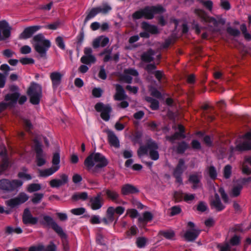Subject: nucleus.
<instances>
[{
	"instance_id": "obj_1",
	"label": "nucleus",
	"mask_w": 251,
	"mask_h": 251,
	"mask_svg": "<svg viewBox=\"0 0 251 251\" xmlns=\"http://www.w3.org/2000/svg\"><path fill=\"white\" fill-rule=\"evenodd\" d=\"M40 217L42 219L33 216L29 209L26 208L23 213L22 222L26 226H32L39 224L43 227L51 228L62 240L67 239V235L66 233L51 217L42 214Z\"/></svg>"
},
{
	"instance_id": "obj_2",
	"label": "nucleus",
	"mask_w": 251,
	"mask_h": 251,
	"mask_svg": "<svg viewBox=\"0 0 251 251\" xmlns=\"http://www.w3.org/2000/svg\"><path fill=\"white\" fill-rule=\"evenodd\" d=\"M108 163L105 156L100 152L91 153L84 161L87 170L95 176L102 172Z\"/></svg>"
},
{
	"instance_id": "obj_3",
	"label": "nucleus",
	"mask_w": 251,
	"mask_h": 251,
	"mask_svg": "<svg viewBox=\"0 0 251 251\" xmlns=\"http://www.w3.org/2000/svg\"><path fill=\"white\" fill-rule=\"evenodd\" d=\"M165 11V9L160 4L146 6L134 12L132 17L134 20H139L143 18L147 20H152L155 14H162Z\"/></svg>"
},
{
	"instance_id": "obj_4",
	"label": "nucleus",
	"mask_w": 251,
	"mask_h": 251,
	"mask_svg": "<svg viewBox=\"0 0 251 251\" xmlns=\"http://www.w3.org/2000/svg\"><path fill=\"white\" fill-rule=\"evenodd\" d=\"M158 146L152 139L148 140L146 145L141 146L137 151V155L139 157L147 155L149 151V156L152 160L156 161L159 158V154L157 151Z\"/></svg>"
},
{
	"instance_id": "obj_5",
	"label": "nucleus",
	"mask_w": 251,
	"mask_h": 251,
	"mask_svg": "<svg viewBox=\"0 0 251 251\" xmlns=\"http://www.w3.org/2000/svg\"><path fill=\"white\" fill-rule=\"evenodd\" d=\"M33 41L35 51L39 54L41 57H45L47 51L51 47L50 41L46 39L43 34L39 33L33 37Z\"/></svg>"
},
{
	"instance_id": "obj_6",
	"label": "nucleus",
	"mask_w": 251,
	"mask_h": 251,
	"mask_svg": "<svg viewBox=\"0 0 251 251\" xmlns=\"http://www.w3.org/2000/svg\"><path fill=\"white\" fill-rule=\"evenodd\" d=\"M27 95L29 97V101L34 105H37L40 103L42 97V87L35 82H32L27 90Z\"/></svg>"
},
{
	"instance_id": "obj_7",
	"label": "nucleus",
	"mask_w": 251,
	"mask_h": 251,
	"mask_svg": "<svg viewBox=\"0 0 251 251\" xmlns=\"http://www.w3.org/2000/svg\"><path fill=\"white\" fill-rule=\"evenodd\" d=\"M23 184V181L19 179H9L2 178L0 179V189L5 193H11L18 189Z\"/></svg>"
},
{
	"instance_id": "obj_8",
	"label": "nucleus",
	"mask_w": 251,
	"mask_h": 251,
	"mask_svg": "<svg viewBox=\"0 0 251 251\" xmlns=\"http://www.w3.org/2000/svg\"><path fill=\"white\" fill-rule=\"evenodd\" d=\"M112 10L111 7L107 3H103L101 6L92 8L88 13L84 23H87L90 19L94 18L99 13L106 14Z\"/></svg>"
},
{
	"instance_id": "obj_9",
	"label": "nucleus",
	"mask_w": 251,
	"mask_h": 251,
	"mask_svg": "<svg viewBox=\"0 0 251 251\" xmlns=\"http://www.w3.org/2000/svg\"><path fill=\"white\" fill-rule=\"evenodd\" d=\"M33 142L34 143L33 149L36 153V164L38 166L41 167L46 162L45 159L46 154L44 152L42 143L36 139L33 140Z\"/></svg>"
},
{
	"instance_id": "obj_10",
	"label": "nucleus",
	"mask_w": 251,
	"mask_h": 251,
	"mask_svg": "<svg viewBox=\"0 0 251 251\" xmlns=\"http://www.w3.org/2000/svg\"><path fill=\"white\" fill-rule=\"evenodd\" d=\"M187 227L189 229L184 233V238L187 242H193L198 237L201 230L196 227L195 224L192 222H188Z\"/></svg>"
},
{
	"instance_id": "obj_11",
	"label": "nucleus",
	"mask_w": 251,
	"mask_h": 251,
	"mask_svg": "<svg viewBox=\"0 0 251 251\" xmlns=\"http://www.w3.org/2000/svg\"><path fill=\"white\" fill-rule=\"evenodd\" d=\"M96 110L100 112V117L105 121H108L110 117V113L112 111L111 105L109 104H104L102 102H99L95 105Z\"/></svg>"
},
{
	"instance_id": "obj_12",
	"label": "nucleus",
	"mask_w": 251,
	"mask_h": 251,
	"mask_svg": "<svg viewBox=\"0 0 251 251\" xmlns=\"http://www.w3.org/2000/svg\"><path fill=\"white\" fill-rule=\"evenodd\" d=\"M186 166L185 165V161L183 159H179L178 163L173 171V176L176 178V181L179 184H182L183 180L182 175L186 169Z\"/></svg>"
},
{
	"instance_id": "obj_13",
	"label": "nucleus",
	"mask_w": 251,
	"mask_h": 251,
	"mask_svg": "<svg viewBox=\"0 0 251 251\" xmlns=\"http://www.w3.org/2000/svg\"><path fill=\"white\" fill-rule=\"evenodd\" d=\"M29 199L28 195L24 192H21L17 197L11 199L6 201V204L11 208L25 203Z\"/></svg>"
},
{
	"instance_id": "obj_14",
	"label": "nucleus",
	"mask_w": 251,
	"mask_h": 251,
	"mask_svg": "<svg viewBox=\"0 0 251 251\" xmlns=\"http://www.w3.org/2000/svg\"><path fill=\"white\" fill-rule=\"evenodd\" d=\"M42 28L41 25H36L25 27L19 35V39L25 40L31 38L33 35Z\"/></svg>"
},
{
	"instance_id": "obj_15",
	"label": "nucleus",
	"mask_w": 251,
	"mask_h": 251,
	"mask_svg": "<svg viewBox=\"0 0 251 251\" xmlns=\"http://www.w3.org/2000/svg\"><path fill=\"white\" fill-rule=\"evenodd\" d=\"M11 27L5 20L0 21V41L9 38L11 35Z\"/></svg>"
},
{
	"instance_id": "obj_16",
	"label": "nucleus",
	"mask_w": 251,
	"mask_h": 251,
	"mask_svg": "<svg viewBox=\"0 0 251 251\" xmlns=\"http://www.w3.org/2000/svg\"><path fill=\"white\" fill-rule=\"evenodd\" d=\"M91 208L93 210L100 209L103 204V199L102 198L101 192H99L95 197L90 199Z\"/></svg>"
},
{
	"instance_id": "obj_17",
	"label": "nucleus",
	"mask_w": 251,
	"mask_h": 251,
	"mask_svg": "<svg viewBox=\"0 0 251 251\" xmlns=\"http://www.w3.org/2000/svg\"><path fill=\"white\" fill-rule=\"evenodd\" d=\"M60 179H53L50 182V185L51 188H58L68 183L69 178L68 175L65 174L59 175Z\"/></svg>"
},
{
	"instance_id": "obj_18",
	"label": "nucleus",
	"mask_w": 251,
	"mask_h": 251,
	"mask_svg": "<svg viewBox=\"0 0 251 251\" xmlns=\"http://www.w3.org/2000/svg\"><path fill=\"white\" fill-rule=\"evenodd\" d=\"M210 205L212 209H214L217 212L222 211L226 207L222 203L220 198L217 193H215L214 198L210 200Z\"/></svg>"
},
{
	"instance_id": "obj_19",
	"label": "nucleus",
	"mask_w": 251,
	"mask_h": 251,
	"mask_svg": "<svg viewBox=\"0 0 251 251\" xmlns=\"http://www.w3.org/2000/svg\"><path fill=\"white\" fill-rule=\"evenodd\" d=\"M139 189L133 185L126 184L121 188V193L123 195L126 196L130 194H134L139 193Z\"/></svg>"
},
{
	"instance_id": "obj_20",
	"label": "nucleus",
	"mask_w": 251,
	"mask_h": 251,
	"mask_svg": "<svg viewBox=\"0 0 251 251\" xmlns=\"http://www.w3.org/2000/svg\"><path fill=\"white\" fill-rule=\"evenodd\" d=\"M50 78L51 80L52 88L56 89L61 82L62 75L59 72H54L50 74Z\"/></svg>"
},
{
	"instance_id": "obj_21",
	"label": "nucleus",
	"mask_w": 251,
	"mask_h": 251,
	"mask_svg": "<svg viewBox=\"0 0 251 251\" xmlns=\"http://www.w3.org/2000/svg\"><path fill=\"white\" fill-rule=\"evenodd\" d=\"M109 42V39L107 37L100 36L96 38L93 41V47L95 49L98 48L100 46L105 47Z\"/></svg>"
},
{
	"instance_id": "obj_22",
	"label": "nucleus",
	"mask_w": 251,
	"mask_h": 251,
	"mask_svg": "<svg viewBox=\"0 0 251 251\" xmlns=\"http://www.w3.org/2000/svg\"><path fill=\"white\" fill-rule=\"evenodd\" d=\"M106 133L110 145L115 148H119L120 147L119 140L114 132L111 130H107Z\"/></svg>"
},
{
	"instance_id": "obj_23",
	"label": "nucleus",
	"mask_w": 251,
	"mask_h": 251,
	"mask_svg": "<svg viewBox=\"0 0 251 251\" xmlns=\"http://www.w3.org/2000/svg\"><path fill=\"white\" fill-rule=\"evenodd\" d=\"M141 27L144 30L149 32L150 34H157L159 33L157 26L151 25L147 22L144 21L141 23Z\"/></svg>"
},
{
	"instance_id": "obj_24",
	"label": "nucleus",
	"mask_w": 251,
	"mask_h": 251,
	"mask_svg": "<svg viewBox=\"0 0 251 251\" xmlns=\"http://www.w3.org/2000/svg\"><path fill=\"white\" fill-rule=\"evenodd\" d=\"M115 87L116 92L114 97V100L120 101L126 99L127 96L122 86L120 84H117L115 85Z\"/></svg>"
},
{
	"instance_id": "obj_25",
	"label": "nucleus",
	"mask_w": 251,
	"mask_h": 251,
	"mask_svg": "<svg viewBox=\"0 0 251 251\" xmlns=\"http://www.w3.org/2000/svg\"><path fill=\"white\" fill-rule=\"evenodd\" d=\"M155 53V51L153 50L149 49L147 51L142 53L141 56V59L144 62L150 63L154 60L153 56Z\"/></svg>"
},
{
	"instance_id": "obj_26",
	"label": "nucleus",
	"mask_w": 251,
	"mask_h": 251,
	"mask_svg": "<svg viewBox=\"0 0 251 251\" xmlns=\"http://www.w3.org/2000/svg\"><path fill=\"white\" fill-rule=\"evenodd\" d=\"M60 168V166H54L48 169L39 171V176L47 177L56 172Z\"/></svg>"
},
{
	"instance_id": "obj_27",
	"label": "nucleus",
	"mask_w": 251,
	"mask_h": 251,
	"mask_svg": "<svg viewBox=\"0 0 251 251\" xmlns=\"http://www.w3.org/2000/svg\"><path fill=\"white\" fill-rule=\"evenodd\" d=\"M236 150L240 152L251 150V141H245L238 144L236 146Z\"/></svg>"
},
{
	"instance_id": "obj_28",
	"label": "nucleus",
	"mask_w": 251,
	"mask_h": 251,
	"mask_svg": "<svg viewBox=\"0 0 251 251\" xmlns=\"http://www.w3.org/2000/svg\"><path fill=\"white\" fill-rule=\"evenodd\" d=\"M20 94L18 92H15L12 94H8L5 96L4 100L6 101H10L8 105L16 104L19 98Z\"/></svg>"
},
{
	"instance_id": "obj_29",
	"label": "nucleus",
	"mask_w": 251,
	"mask_h": 251,
	"mask_svg": "<svg viewBox=\"0 0 251 251\" xmlns=\"http://www.w3.org/2000/svg\"><path fill=\"white\" fill-rule=\"evenodd\" d=\"M103 192H105L107 198L113 201L117 202L120 197L119 193L115 190L106 189L103 190Z\"/></svg>"
},
{
	"instance_id": "obj_30",
	"label": "nucleus",
	"mask_w": 251,
	"mask_h": 251,
	"mask_svg": "<svg viewBox=\"0 0 251 251\" xmlns=\"http://www.w3.org/2000/svg\"><path fill=\"white\" fill-rule=\"evenodd\" d=\"M189 148L188 144L185 141H182L177 143L176 151L178 154H183Z\"/></svg>"
},
{
	"instance_id": "obj_31",
	"label": "nucleus",
	"mask_w": 251,
	"mask_h": 251,
	"mask_svg": "<svg viewBox=\"0 0 251 251\" xmlns=\"http://www.w3.org/2000/svg\"><path fill=\"white\" fill-rule=\"evenodd\" d=\"M153 219V215L151 212L149 211H145L143 213L142 217L138 218V222L140 223H147L151 221Z\"/></svg>"
},
{
	"instance_id": "obj_32",
	"label": "nucleus",
	"mask_w": 251,
	"mask_h": 251,
	"mask_svg": "<svg viewBox=\"0 0 251 251\" xmlns=\"http://www.w3.org/2000/svg\"><path fill=\"white\" fill-rule=\"evenodd\" d=\"M88 193L86 192L75 193L72 196V200L75 201L79 200L86 201L88 199Z\"/></svg>"
},
{
	"instance_id": "obj_33",
	"label": "nucleus",
	"mask_w": 251,
	"mask_h": 251,
	"mask_svg": "<svg viewBox=\"0 0 251 251\" xmlns=\"http://www.w3.org/2000/svg\"><path fill=\"white\" fill-rule=\"evenodd\" d=\"M201 176L197 174H192L189 176V181L193 184V188L196 189L198 187V184L200 182Z\"/></svg>"
},
{
	"instance_id": "obj_34",
	"label": "nucleus",
	"mask_w": 251,
	"mask_h": 251,
	"mask_svg": "<svg viewBox=\"0 0 251 251\" xmlns=\"http://www.w3.org/2000/svg\"><path fill=\"white\" fill-rule=\"evenodd\" d=\"M158 235L162 236L168 240H173L175 236V232L173 230H160Z\"/></svg>"
},
{
	"instance_id": "obj_35",
	"label": "nucleus",
	"mask_w": 251,
	"mask_h": 251,
	"mask_svg": "<svg viewBox=\"0 0 251 251\" xmlns=\"http://www.w3.org/2000/svg\"><path fill=\"white\" fill-rule=\"evenodd\" d=\"M186 137V136L185 134H182L181 133L176 131L171 136H166V139L171 143H174V142L176 140L185 139Z\"/></svg>"
},
{
	"instance_id": "obj_36",
	"label": "nucleus",
	"mask_w": 251,
	"mask_h": 251,
	"mask_svg": "<svg viewBox=\"0 0 251 251\" xmlns=\"http://www.w3.org/2000/svg\"><path fill=\"white\" fill-rule=\"evenodd\" d=\"M13 232L17 234H20L22 233L23 229L20 227L14 228L11 226H7L5 227V233L7 235L11 234Z\"/></svg>"
},
{
	"instance_id": "obj_37",
	"label": "nucleus",
	"mask_w": 251,
	"mask_h": 251,
	"mask_svg": "<svg viewBox=\"0 0 251 251\" xmlns=\"http://www.w3.org/2000/svg\"><path fill=\"white\" fill-rule=\"evenodd\" d=\"M195 13L199 17H200L202 21L206 22L209 21L210 17L203 10L201 9H196L195 10Z\"/></svg>"
},
{
	"instance_id": "obj_38",
	"label": "nucleus",
	"mask_w": 251,
	"mask_h": 251,
	"mask_svg": "<svg viewBox=\"0 0 251 251\" xmlns=\"http://www.w3.org/2000/svg\"><path fill=\"white\" fill-rule=\"evenodd\" d=\"M81 63L84 64H90L96 62V58L93 55H83L80 58Z\"/></svg>"
},
{
	"instance_id": "obj_39",
	"label": "nucleus",
	"mask_w": 251,
	"mask_h": 251,
	"mask_svg": "<svg viewBox=\"0 0 251 251\" xmlns=\"http://www.w3.org/2000/svg\"><path fill=\"white\" fill-rule=\"evenodd\" d=\"M148 239L145 237H139L136 239V244L138 248L142 249L145 247Z\"/></svg>"
},
{
	"instance_id": "obj_40",
	"label": "nucleus",
	"mask_w": 251,
	"mask_h": 251,
	"mask_svg": "<svg viewBox=\"0 0 251 251\" xmlns=\"http://www.w3.org/2000/svg\"><path fill=\"white\" fill-rule=\"evenodd\" d=\"M114 214V207L110 206L106 210L105 217L108 219L109 221L113 222L115 220Z\"/></svg>"
},
{
	"instance_id": "obj_41",
	"label": "nucleus",
	"mask_w": 251,
	"mask_h": 251,
	"mask_svg": "<svg viewBox=\"0 0 251 251\" xmlns=\"http://www.w3.org/2000/svg\"><path fill=\"white\" fill-rule=\"evenodd\" d=\"M41 189V186L38 183H31L28 185L27 191L29 193L38 191Z\"/></svg>"
},
{
	"instance_id": "obj_42",
	"label": "nucleus",
	"mask_w": 251,
	"mask_h": 251,
	"mask_svg": "<svg viewBox=\"0 0 251 251\" xmlns=\"http://www.w3.org/2000/svg\"><path fill=\"white\" fill-rule=\"evenodd\" d=\"M143 134L140 131H136L133 135L132 142L134 144H141Z\"/></svg>"
},
{
	"instance_id": "obj_43",
	"label": "nucleus",
	"mask_w": 251,
	"mask_h": 251,
	"mask_svg": "<svg viewBox=\"0 0 251 251\" xmlns=\"http://www.w3.org/2000/svg\"><path fill=\"white\" fill-rule=\"evenodd\" d=\"M184 194L181 191H175L173 197L176 202H179L184 199Z\"/></svg>"
},
{
	"instance_id": "obj_44",
	"label": "nucleus",
	"mask_w": 251,
	"mask_h": 251,
	"mask_svg": "<svg viewBox=\"0 0 251 251\" xmlns=\"http://www.w3.org/2000/svg\"><path fill=\"white\" fill-rule=\"evenodd\" d=\"M44 197V194L42 193H35L33 197L31 199L32 202L35 204L40 203Z\"/></svg>"
},
{
	"instance_id": "obj_45",
	"label": "nucleus",
	"mask_w": 251,
	"mask_h": 251,
	"mask_svg": "<svg viewBox=\"0 0 251 251\" xmlns=\"http://www.w3.org/2000/svg\"><path fill=\"white\" fill-rule=\"evenodd\" d=\"M9 162L7 157L2 158L0 164V174L1 175L8 168Z\"/></svg>"
},
{
	"instance_id": "obj_46",
	"label": "nucleus",
	"mask_w": 251,
	"mask_h": 251,
	"mask_svg": "<svg viewBox=\"0 0 251 251\" xmlns=\"http://www.w3.org/2000/svg\"><path fill=\"white\" fill-rule=\"evenodd\" d=\"M151 95L154 98L160 99L162 98V96L161 92L158 91L155 87H151L150 89Z\"/></svg>"
},
{
	"instance_id": "obj_47",
	"label": "nucleus",
	"mask_w": 251,
	"mask_h": 251,
	"mask_svg": "<svg viewBox=\"0 0 251 251\" xmlns=\"http://www.w3.org/2000/svg\"><path fill=\"white\" fill-rule=\"evenodd\" d=\"M208 173L209 177L213 180L216 179L217 173L215 167L214 166H210L208 168Z\"/></svg>"
},
{
	"instance_id": "obj_48",
	"label": "nucleus",
	"mask_w": 251,
	"mask_h": 251,
	"mask_svg": "<svg viewBox=\"0 0 251 251\" xmlns=\"http://www.w3.org/2000/svg\"><path fill=\"white\" fill-rule=\"evenodd\" d=\"M55 43L57 47L62 50L65 49V44L63 37L61 36H57L55 40Z\"/></svg>"
},
{
	"instance_id": "obj_49",
	"label": "nucleus",
	"mask_w": 251,
	"mask_h": 251,
	"mask_svg": "<svg viewBox=\"0 0 251 251\" xmlns=\"http://www.w3.org/2000/svg\"><path fill=\"white\" fill-rule=\"evenodd\" d=\"M226 31L230 35L234 37H238L240 34L239 30L236 28H233L230 26L227 27Z\"/></svg>"
},
{
	"instance_id": "obj_50",
	"label": "nucleus",
	"mask_w": 251,
	"mask_h": 251,
	"mask_svg": "<svg viewBox=\"0 0 251 251\" xmlns=\"http://www.w3.org/2000/svg\"><path fill=\"white\" fill-rule=\"evenodd\" d=\"M17 176L24 180H30L32 179V176L28 174H26L24 172H20L18 173Z\"/></svg>"
},
{
	"instance_id": "obj_51",
	"label": "nucleus",
	"mask_w": 251,
	"mask_h": 251,
	"mask_svg": "<svg viewBox=\"0 0 251 251\" xmlns=\"http://www.w3.org/2000/svg\"><path fill=\"white\" fill-rule=\"evenodd\" d=\"M241 239L239 236L234 235L229 240V245L232 246H236L240 244Z\"/></svg>"
},
{
	"instance_id": "obj_52",
	"label": "nucleus",
	"mask_w": 251,
	"mask_h": 251,
	"mask_svg": "<svg viewBox=\"0 0 251 251\" xmlns=\"http://www.w3.org/2000/svg\"><path fill=\"white\" fill-rule=\"evenodd\" d=\"M232 167L230 165H226L224 169V176L226 179L229 178L231 175Z\"/></svg>"
},
{
	"instance_id": "obj_53",
	"label": "nucleus",
	"mask_w": 251,
	"mask_h": 251,
	"mask_svg": "<svg viewBox=\"0 0 251 251\" xmlns=\"http://www.w3.org/2000/svg\"><path fill=\"white\" fill-rule=\"evenodd\" d=\"M242 189V186L241 185H237L234 186L231 191V195L233 197H236L239 196L241 193V191Z\"/></svg>"
},
{
	"instance_id": "obj_54",
	"label": "nucleus",
	"mask_w": 251,
	"mask_h": 251,
	"mask_svg": "<svg viewBox=\"0 0 251 251\" xmlns=\"http://www.w3.org/2000/svg\"><path fill=\"white\" fill-rule=\"evenodd\" d=\"M86 209L84 207H79L71 209V212L75 215H81L85 213Z\"/></svg>"
},
{
	"instance_id": "obj_55",
	"label": "nucleus",
	"mask_w": 251,
	"mask_h": 251,
	"mask_svg": "<svg viewBox=\"0 0 251 251\" xmlns=\"http://www.w3.org/2000/svg\"><path fill=\"white\" fill-rule=\"evenodd\" d=\"M60 161V154L59 152H55L53 153L52 163L55 166H59V164Z\"/></svg>"
},
{
	"instance_id": "obj_56",
	"label": "nucleus",
	"mask_w": 251,
	"mask_h": 251,
	"mask_svg": "<svg viewBox=\"0 0 251 251\" xmlns=\"http://www.w3.org/2000/svg\"><path fill=\"white\" fill-rule=\"evenodd\" d=\"M202 3L208 10L211 11L213 7V2L210 0L204 1L203 0H198Z\"/></svg>"
},
{
	"instance_id": "obj_57",
	"label": "nucleus",
	"mask_w": 251,
	"mask_h": 251,
	"mask_svg": "<svg viewBox=\"0 0 251 251\" xmlns=\"http://www.w3.org/2000/svg\"><path fill=\"white\" fill-rule=\"evenodd\" d=\"M20 63L23 65L33 64L34 63V60L31 58L23 57L19 60Z\"/></svg>"
},
{
	"instance_id": "obj_58",
	"label": "nucleus",
	"mask_w": 251,
	"mask_h": 251,
	"mask_svg": "<svg viewBox=\"0 0 251 251\" xmlns=\"http://www.w3.org/2000/svg\"><path fill=\"white\" fill-rule=\"evenodd\" d=\"M84 38V33L83 28L81 29L78 35L77 36V45L81 46Z\"/></svg>"
},
{
	"instance_id": "obj_59",
	"label": "nucleus",
	"mask_w": 251,
	"mask_h": 251,
	"mask_svg": "<svg viewBox=\"0 0 251 251\" xmlns=\"http://www.w3.org/2000/svg\"><path fill=\"white\" fill-rule=\"evenodd\" d=\"M181 212V209L179 206H174L171 208L170 215L172 216L177 215Z\"/></svg>"
},
{
	"instance_id": "obj_60",
	"label": "nucleus",
	"mask_w": 251,
	"mask_h": 251,
	"mask_svg": "<svg viewBox=\"0 0 251 251\" xmlns=\"http://www.w3.org/2000/svg\"><path fill=\"white\" fill-rule=\"evenodd\" d=\"M218 248L219 249V251H231V246L227 243L224 244L218 245Z\"/></svg>"
},
{
	"instance_id": "obj_61",
	"label": "nucleus",
	"mask_w": 251,
	"mask_h": 251,
	"mask_svg": "<svg viewBox=\"0 0 251 251\" xmlns=\"http://www.w3.org/2000/svg\"><path fill=\"white\" fill-rule=\"evenodd\" d=\"M23 121L25 130L27 131H29L33 127L30 121L26 119H24Z\"/></svg>"
},
{
	"instance_id": "obj_62",
	"label": "nucleus",
	"mask_w": 251,
	"mask_h": 251,
	"mask_svg": "<svg viewBox=\"0 0 251 251\" xmlns=\"http://www.w3.org/2000/svg\"><path fill=\"white\" fill-rule=\"evenodd\" d=\"M92 95L95 98H100L103 93L102 90L100 88H94L92 90Z\"/></svg>"
},
{
	"instance_id": "obj_63",
	"label": "nucleus",
	"mask_w": 251,
	"mask_h": 251,
	"mask_svg": "<svg viewBox=\"0 0 251 251\" xmlns=\"http://www.w3.org/2000/svg\"><path fill=\"white\" fill-rule=\"evenodd\" d=\"M57 247L54 243L51 241L46 247L44 246V251H56Z\"/></svg>"
},
{
	"instance_id": "obj_64",
	"label": "nucleus",
	"mask_w": 251,
	"mask_h": 251,
	"mask_svg": "<svg viewBox=\"0 0 251 251\" xmlns=\"http://www.w3.org/2000/svg\"><path fill=\"white\" fill-rule=\"evenodd\" d=\"M44 246L39 244L37 246H32L28 248V251H44Z\"/></svg>"
}]
</instances>
